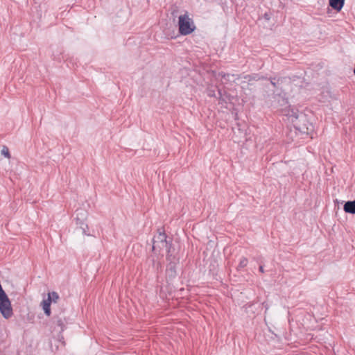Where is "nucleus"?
Returning <instances> with one entry per match:
<instances>
[{"instance_id":"6","label":"nucleus","mask_w":355,"mask_h":355,"mask_svg":"<svg viewBox=\"0 0 355 355\" xmlns=\"http://www.w3.org/2000/svg\"><path fill=\"white\" fill-rule=\"evenodd\" d=\"M344 3L345 0H329V6L338 12L342 10Z\"/></svg>"},{"instance_id":"5","label":"nucleus","mask_w":355,"mask_h":355,"mask_svg":"<svg viewBox=\"0 0 355 355\" xmlns=\"http://www.w3.org/2000/svg\"><path fill=\"white\" fill-rule=\"evenodd\" d=\"M173 252L171 253V256L170 257V259H168L170 263L168 265L167 267V272H171V275H173L175 274V263L178 261V259L173 255Z\"/></svg>"},{"instance_id":"3","label":"nucleus","mask_w":355,"mask_h":355,"mask_svg":"<svg viewBox=\"0 0 355 355\" xmlns=\"http://www.w3.org/2000/svg\"><path fill=\"white\" fill-rule=\"evenodd\" d=\"M179 32L182 35L191 34L196 28L193 20L187 13L181 15L178 17Z\"/></svg>"},{"instance_id":"9","label":"nucleus","mask_w":355,"mask_h":355,"mask_svg":"<svg viewBox=\"0 0 355 355\" xmlns=\"http://www.w3.org/2000/svg\"><path fill=\"white\" fill-rule=\"evenodd\" d=\"M47 299H50L51 303H56L59 299V295L55 291L50 292L48 293Z\"/></svg>"},{"instance_id":"11","label":"nucleus","mask_w":355,"mask_h":355,"mask_svg":"<svg viewBox=\"0 0 355 355\" xmlns=\"http://www.w3.org/2000/svg\"><path fill=\"white\" fill-rule=\"evenodd\" d=\"M1 154L7 158H10V157L9 150L6 146H3L1 149Z\"/></svg>"},{"instance_id":"8","label":"nucleus","mask_w":355,"mask_h":355,"mask_svg":"<svg viewBox=\"0 0 355 355\" xmlns=\"http://www.w3.org/2000/svg\"><path fill=\"white\" fill-rule=\"evenodd\" d=\"M343 209L346 213L354 214H355V200H352V201L346 202L344 205Z\"/></svg>"},{"instance_id":"10","label":"nucleus","mask_w":355,"mask_h":355,"mask_svg":"<svg viewBox=\"0 0 355 355\" xmlns=\"http://www.w3.org/2000/svg\"><path fill=\"white\" fill-rule=\"evenodd\" d=\"M248 264V259L245 257H242L240 260L239 264L238 266L239 268H243L245 267Z\"/></svg>"},{"instance_id":"2","label":"nucleus","mask_w":355,"mask_h":355,"mask_svg":"<svg viewBox=\"0 0 355 355\" xmlns=\"http://www.w3.org/2000/svg\"><path fill=\"white\" fill-rule=\"evenodd\" d=\"M166 238L164 231L159 230L158 234L154 236L153 240V250L154 252L157 251L159 253L161 250L165 249L167 252L166 259H169L171 256V253L173 252V250Z\"/></svg>"},{"instance_id":"1","label":"nucleus","mask_w":355,"mask_h":355,"mask_svg":"<svg viewBox=\"0 0 355 355\" xmlns=\"http://www.w3.org/2000/svg\"><path fill=\"white\" fill-rule=\"evenodd\" d=\"M284 81V78L276 79L274 78L270 80L271 85L275 89L274 93L278 97V103L280 106L284 107L282 108L283 114L293 124L296 130L303 133H307L309 130L308 125L311 126V125L306 123V116L302 112L300 113L295 108L291 107L290 105L287 106L288 101L282 90Z\"/></svg>"},{"instance_id":"12","label":"nucleus","mask_w":355,"mask_h":355,"mask_svg":"<svg viewBox=\"0 0 355 355\" xmlns=\"http://www.w3.org/2000/svg\"><path fill=\"white\" fill-rule=\"evenodd\" d=\"M263 268H264L263 266H260V267H259V270L261 272H263Z\"/></svg>"},{"instance_id":"7","label":"nucleus","mask_w":355,"mask_h":355,"mask_svg":"<svg viewBox=\"0 0 355 355\" xmlns=\"http://www.w3.org/2000/svg\"><path fill=\"white\" fill-rule=\"evenodd\" d=\"M51 300L47 298L44 299L41 302V306L47 316L51 315Z\"/></svg>"},{"instance_id":"4","label":"nucleus","mask_w":355,"mask_h":355,"mask_svg":"<svg viewBox=\"0 0 355 355\" xmlns=\"http://www.w3.org/2000/svg\"><path fill=\"white\" fill-rule=\"evenodd\" d=\"M85 216H86V213L84 210H83V209L76 210L75 218L77 220V224L80 225V228L83 230V234H85V235H89V234H87V231H86V230L88 228V226L87 224H85L83 222V220L84 219Z\"/></svg>"}]
</instances>
